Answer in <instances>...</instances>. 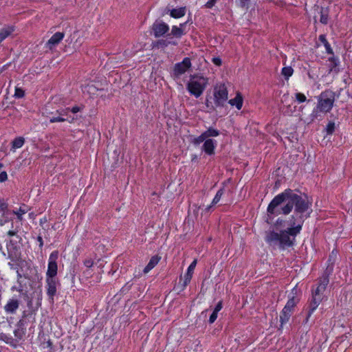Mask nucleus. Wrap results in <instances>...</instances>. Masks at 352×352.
Wrapping results in <instances>:
<instances>
[{
  "label": "nucleus",
  "mask_w": 352,
  "mask_h": 352,
  "mask_svg": "<svg viewBox=\"0 0 352 352\" xmlns=\"http://www.w3.org/2000/svg\"><path fill=\"white\" fill-rule=\"evenodd\" d=\"M212 62L218 66H220L221 65V60L219 57H215L212 58Z\"/></svg>",
  "instance_id": "3c124183"
},
{
  "label": "nucleus",
  "mask_w": 352,
  "mask_h": 352,
  "mask_svg": "<svg viewBox=\"0 0 352 352\" xmlns=\"http://www.w3.org/2000/svg\"><path fill=\"white\" fill-rule=\"evenodd\" d=\"M80 108L79 107L75 106V107H72L71 109H69V111H70L73 113H76L78 111H80Z\"/></svg>",
  "instance_id": "864d4df0"
},
{
  "label": "nucleus",
  "mask_w": 352,
  "mask_h": 352,
  "mask_svg": "<svg viewBox=\"0 0 352 352\" xmlns=\"http://www.w3.org/2000/svg\"><path fill=\"white\" fill-rule=\"evenodd\" d=\"M206 140V137L204 136V133H202L197 138H194L193 140L191 141V142L195 145L198 146L201 142H205Z\"/></svg>",
  "instance_id": "7c9ffc66"
},
{
  "label": "nucleus",
  "mask_w": 352,
  "mask_h": 352,
  "mask_svg": "<svg viewBox=\"0 0 352 352\" xmlns=\"http://www.w3.org/2000/svg\"><path fill=\"white\" fill-rule=\"evenodd\" d=\"M24 95H25V92L22 89L18 88V87L16 88L15 94H14V96L16 98H21L24 96Z\"/></svg>",
  "instance_id": "ea45409f"
},
{
  "label": "nucleus",
  "mask_w": 352,
  "mask_h": 352,
  "mask_svg": "<svg viewBox=\"0 0 352 352\" xmlns=\"http://www.w3.org/2000/svg\"><path fill=\"white\" fill-rule=\"evenodd\" d=\"M318 39L324 45V47L326 49L327 53L329 54H332L333 55V50H332L330 44L327 41V40L326 38V36L324 34H321V35L319 36Z\"/></svg>",
  "instance_id": "5701e85b"
},
{
  "label": "nucleus",
  "mask_w": 352,
  "mask_h": 352,
  "mask_svg": "<svg viewBox=\"0 0 352 352\" xmlns=\"http://www.w3.org/2000/svg\"><path fill=\"white\" fill-rule=\"evenodd\" d=\"M3 167V164L0 163V168Z\"/></svg>",
  "instance_id": "69168bd1"
},
{
  "label": "nucleus",
  "mask_w": 352,
  "mask_h": 352,
  "mask_svg": "<svg viewBox=\"0 0 352 352\" xmlns=\"http://www.w3.org/2000/svg\"><path fill=\"white\" fill-rule=\"evenodd\" d=\"M169 45L168 40L160 39L153 43V47L165 48Z\"/></svg>",
  "instance_id": "c756f323"
},
{
  "label": "nucleus",
  "mask_w": 352,
  "mask_h": 352,
  "mask_svg": "<svg viewBox=\"0 0 352 352\" xmlns=\"http://www.w3.org/2000/svg\"><path fill=\"white\" fill-rule=\"evenodd\" d=\"M58 251H53L49 257L47 270L46 272L47 278H56L58 265L57 259L58 258Z\"/></svg>",
  "instance_id": "39448f33"
},
{
  "label": "nucleus",
  "mask_w": 352,
  "mask_h": 352,
  "mask_svg": "<svg viewBox=\"0 0 352 352\" xmlns=\"http://www.w3.org/2000/svg\"><path fill=\"white\" fill-rule=\"evenodd\" d=\"M293 72L294 69L292 67H285L282 69L281 74L287 80L293 74Z\"/></svg>",
  "instance_id": "c85d7f7f"
},
{
  "label": "nucleus",
  "mask_w": 352,
  "mask_h": 352,
  "mask_svg": "<svg viewBox=\"0 0 352 352\" xmlns=\"http://www.w3.org/2000/svg\"><path fill=\"white\" fill-rule=\"evenodd\" d=\"M227 88L224 84L220 85L214 89V104L217 107H223L225 106L228 97Z\"/></svg>",
  "instance_id": "20e7f679"
},
{
  "label": "nucleus",
  "mask_w": 352,
  "mask_h": 352,
  "mask_svg": "<svg viewBox=\"0 0 352 352\" xmlns=\"http://www.w3.org/2000/svg\"><path fill=\"white\" fill-rule=\"evenodd\" d=\"M222 302L219 301L215 306L213 311L218 313L222 309Z\"/></svg>",
  "instance_id": "de8ad7c7"
},
{
  "label": "nucleus",
  "mask_w": 352,
  "mask_h": 352,
  "mask_svg": "<svg viewBox=\"0 0 352 352\" xmlns=\"http://www.w3.org/2000/svg\"><path fill=\"white\" fill-rule=\"evenodd\" d=\"M47 222V219L46 217H44L43 218L40 219V225L43 226L44 223Z\"/></svg>",
  "instance_id": "5fc2aeb1"
},
{
  "label": "nucleus",
  "mask_w": 352,
  "mask_h": 352,
  "mask_svg": "<svg viewBox=\"0 0 352 352\" xmlns=\"http://www.w3.org/2000/svg\"><path fill=\"white\" fill-rule=\"evenodd\" d=\"M208 84V79L199 75H191L187 84V89L190 94L199 98L204 92Z\"/></svg>",
  "instance_id": "f03ea898"
},
{
  "label": "nucleus",
  "mask_w": 352,
  "mask_h": 352,
  "mask_svg": "<svg viewBox=\"0 0 352 352\" xmlns=\"http://www.w3.org/2000/svg\"><path fill=\"white\" fill-rule=\"evenodd\" d=\"M14 333L16 338H17L18 339H21L25 334V331L24 329L17 328L16 329L14 330Z\"/></svg>",
  "instance_id": "c9c22d12"
},
{
  "label": "nucleus",
  "mask_w": 352,
  "mask_h": 352,
  "mask_svg": "<svg viewBox=\"0 0 352 352\" xmlns=\"http://www.w3.org/2000/svg\"><path fill=\"white\" fill-rule=\"evenodd\" d=\"M41 349L43 351V352H54L55 349L53 346L52 342L50 340H48L47 342H43L41 344Z\"/></svg>",
  "instance_id": "b1692460"
},
{
  "label": "nucleus",
  "mask_w": 352,
  "mask_h": 352,
  "mask_svg": "<svg viewBox=\"0 0 352 352\" xmlns=\"http://www.w3.org/2000/svg\"><path fill=\"white\" fill-rule=\"evenodd\" d=\"M283 221L282 219H278L276 222V225L281 224Z\"/></svg>",
  "instance_id": "bf43d9fd"
},
{
  "label": "nucleus",
  "mask_w": 352,
  "mask_h": 352,
  "mask_svg": "<svg viewBox=\"0 0 352 352\" xmlns=\"http://www.w3.org/2000/svg\"><path fill=\"white\" fill-rule=\"evenodd\" d=\"M19 301L16 299H10L5 305L4 309L7 313L14 314L19 308Z\"/></svg>",
  "instance_id": "2eb2a0df"
},
{
  "label": "nucleus",
  "mask_w": 352,
  "mask_h": 352,
  "mask_svg": "<svg viewBox=\"0 0 352 352\" xmlns=\"http://www.w3.org/2000/svg\"><path fill=\"white\" fill-rule=\"evenodd\" d=\"M203 133L207 140V139H209V138H210V137L218 136L220 133H219V131H218L217 129L210 127L209 129H208V130L203 132Z\"/></svg>",
  "instance_id": "393cba45"
},
{
  "label": "nucleus",
  "mask_w": 352,
  "mask_h": 352,
  "mask_svg": "<svg viewBox=\"0 0 352 352\" xmlns=\"http://www.w3.org/2000/svg\"><path fill=\"white\" fill-rule=\"evenodd\" d=\"M320 109L316 106V108H315L312 113L310 115L311 121H314L315 119H316L319 116Z\"/></svg>",
  "instance_id": "4c0bfd02"
},
{
  "label": "nucleus",
  "mask_w": 352,
  "mask_h": 352,
  "mask_svg": "<svg viewBox=\"0 0 352 352\" xmlns=\"http://www.w3.org/2000/svg\"><path fill=\"white\" fill-rule=\"evenodd\" d=\"M8 179V174L6 171L0 173V182H4Z\"/></svg>",
  "instance_id": "a18cd8bd"
},
{
  "label": "nucleus",
  "mask_w": 352,
  "mask_h": 352,
  "mask_svg": "<svg viewBox=\"0 0 352 352\" xmlns=\"http://www.w3.org/2000/svg\"><path fill=\"white\" fill-rule=\"evenodd\" d=\"M74 120V118H73L72 119V120H71V121H69V122H72Z\"/></svg>",
  "instance_id": "0e129e2a"
},
{
  "label": "nucleus",
  "mask_w": 352,
  "mask_h": 352,
  "mask_svg": "<svg viewBox=\"0 0 352 352\" xmlns=\"http://www.w3.org/2000/svg\"><path fill=\"white\" fill-rule=\"evenodd\" d=\"M152 31L155 38L164 36L169 30V26L161 20H156L152 25Z\"/></svg>",
  "instance_id": "0eeeda50"
},
{
  "label": "nucleus",
  "mask_w": 352,
  "mask_h": 352,
  "mask_svg": "<svg viewBox=\"0 0 352 352\" xmlns=\"http://www.w3.org/2000/svg\"><path fill=\"white\" fill-rule=\"evenodd\" d=\"M217 314H218V313L212 311V314L210 315V316L209 318V323L210 324L213 323L216 320V319L217 318Z\"/></svg>",
  "instance_id": "49530a36"
},
{
  "label": "nucleus",
  "mask_w": 352,
  "mask_h": 352,
  "mask_svg": "<svg viewBox=\"0 0 352 352\" xmlns=\"http://www.w3.org/2000/svg\"><path fill=\"white\" fill-rule=\"evenodd\" d=\"M333 263L328 265V266L327 267L326 270H324V272L321 277L329 278L330 274L333 272Z\"/></svg>",
  "instance_id": "2f4dec72"
},
{
  "label": "nucleus",
  "mask_w": 352,
  "mask_h": 352,
  "mask_svg": "<svg viewBox=\"0 0 352 352\" xmlns=\"http://www.w3.org/2000/svg\"><path fill=\"white\" fill-rule=\"evenodd\" d=\"M311 203L306 195L300 190L287 188L276 195L269 204L267 212L269 218L280 214L288 215L294 210L288 221L289 228L279 232L270 230L265 232V240L270 245L278 246L280 250L293 247L296 236L302 230L305 221L312 212Z\"/></svg>",
  "instance_id": "f257e3e1"
},
{
  "label": "nucleus",
  "mask_w": 352,
  "mask_h": 352,
  "mask_svg": "<svg viewBox=\"0 0 352 352\" xmlns=\"http://www.w3.org/2000/svg\"><path fill=\"white\" fill-rule=\"evenodd\" d=\"M239 6L241 8H248L249 3L250 2V0H239Z\"/></svg>",
  "instance_id": "37998d69"
},
{
  "label": "nucleus",
  "mask_w": 352,
  "mask_h": 352,
  "mask_svg": "<svg viewBox=\"0 0 352 352\" xmlns=\"http://www.w3.org/2000/svg\"><path fill=\"white\" fill-rule=\"evenodd\" d=\"M328 61L329 62V74L333 73L334 74H337L340 72V60L339 58L335 57L333 55L328 58Z\"/></svg>",
  "instance_id": "9b49d317"
},
{
  "label": "nucleus",
  "mask_w": 352,
  "mask_h": 352,
  "mask_svg": "<svg viewBox=\"0 0 352 352\" xmlns=\"http://www.w3.org/2000/svg\"><path fill=\"white\" fill-rule=\"evenodd\" d=\"M84 264L87 267L89 268L93 266L94 262L91 259H87L84 261Z\"/></svg>",
  "instance_id": "09e8293b"
},
{
  "label": "nucleus",
  "mask_w": 352,
  "mask_h": 352,
  "mask_svg": "<svg viewBox=\"0 0 352 352\" xmlns=\"http://www.w3.org/2000/svg\"><path fill=\"white\" fill-rule=\"evenodd\" d=\"M69 110V109H67L65 110H62L61 111H58V113H59L60 116H65V115H67V112Z\"/></svg>",
  "instance_id": "6e6d98bb"
},
{
  "label": "nucleus",
  "mask_w": 352,
  "mask_h": 352,
  "mask_svg": "<svg viewBox=\"0 0 352 352\" xmlns=\"http://www.w3.org/2000/svg\"><path fill=\"white\" fill-rule=\"evenodd\" d=\"M335 131V123L333 122H329L326 127L327 133L329 135L332 134Z\"/></svg>",
  "instance_id": "72a5a7b5"
},
{
  "label": "nucleus",
  "mask_w": 352,
  "mask_h": 352,
  "mask_svg": "<svg viewBox=\"0 0 352 352\" xmlns=\"http://www.w3.org/2000/svg\"><path fill=\"white\" fill-rule=\"evenodd\" d=\"M313 9L315 12L320 14V22L322 24L327 25L329 22V8L321 7L318 5H314V6L313 7Z\"/></svg>",
  "instance_id": "9d476101"
},
{
  "label": "nucleus",
  "mask_w": 352,
  "mask_h": 352,
  "mask_svg": "<svg viewBox=\"0 0 352 352\" xmlns=\"http://www.w3.org/2000/svg\"><path fill=\"white\" fill-rule=\"evenodd\" d=\"M13 28L8 27L0 30V43L7 38L12 32Z\"/></svg>",
  "instance_id": "a878e982"
},
{
  "label": "nucleus",
  "mask_w": 352,
  "mask_h": 352,
  "mask_svg": "<svg viewBox=\"0 0 352 352\" xmlns=\"http://www.w3.org/2000/svg\"><path fill=\"white\" fill-rule=\"evenodd\" d=\"M8 208V204L0 198V212L4 213Z\"/></svg>",
  "instance_id": "58836bf2"
},
{
  "label": "nucleus",
  "mask_w": 352,
  "mask_h": 352,
  "mask_svg": "<svg viewBox=\"0 0 352 352\" xmlns=\"http://www.w3.org/2000/svg\"><path fill=\"white\" fill-rule=\"evenodd\" d=\"M161 257L158 255H155L152 256L147 264V265L144 267L143 272L144 274L148 273L150 270H151L154 267L159 263Z\"/></svg>",
  "instance_id": "a211bd4d"
},
{
  "label": "nucleus",
  "mask_w": 352,
  "mask_h": 352,
  "mask_svg": "<svg viewBox=\"0 0 352 352\" xmlns=\"http://www.w3.org/2000/svg\"><path fill=\"white\" fill-rule=\"evenodd\" d=\"M322 299L321 294H317L316 292H313L312 293V299L309 303V311L307 313V316L305 320L307 322L309 320V318L311 316L312 313L316 310V309L318 307L320 302Z\"/></svg>",
  "instance_id": "1a4fd4ad"
},
{
  "label": "nucleus",
  "mask_w": 352,
  "mask_h": 352,
  "mask_svg": "<svg viewBox=\"0 0 352 352\" xmlns=\"http://www.w3.org/2000/svg\"><path fill=\"white\" fill-rule=\"evenodd\" d=\"M223 192H224V188H220L217 191L216 195L214 196V199H213V200L212 201L211 205H210V206H207L206 208V209H205L206 212H209L210 210L211 209V208L212 207V206L215 205L216 204H217L220 201L221 197L223 195Z\"/></svg>",
  "instance_id": "4be33fe9"
},
{
  "label": "nucleus",
  "mask_w": 352,
  "mask_h": 352,
  "mask_svg": "<svg viewBox=\"0 0 352 352\" xmlns=\"http://www.w3.org/2000/svg\"><path fill=\"white\" fill-rule=\"evenodd\" d=\"M292 312V310L284 307L280 315V322L281 327L289 321Z\"/></svg>",
  "instance_id": "f3484780"
},
{
  "label": "nucleus",
  "mask_w": 352,
  "mask_h": 352,
  "mask_svg": "<svg viewBox=\"0 0 352 352\" xmlns=\"http://www.w3.org/2000/svg\"><path fill=\"white\" fill-rule=\"evenodd\" d=\"M168 43H169V45H177V43L174 41H168Z\"/></svg>",
  "instance_id": "13d9d810"
},
{
  "label": "nucleus",
  "mask_w": 352,
  "mask_h": 352,
  "mask_svg": "<svg viewBox=\"0 0 352 352\" xmlns=\"http://www.w3.org/2000/svg\"><path fill=\"white\" fill-rule=\"evenodd\" d=\"M25 325V321L23 319H21L16 324L18 329H24L23 327Z\"/></svg>",
  "instance_id": "8fccbe9b"
},
{
  "label": "nucleus",
  "mask_w": 352,
  "mask_h": 352,
  "mask_svg": "<svg viewBox=\"0 0 352 352\" xmlns=\"http://www.w3.org/2000/svg\"><path fill=\"white\" fill-rule=\"evenodd\" d=\"M27 212V210L22 207H20L19 211H13V213L17 216V219L20 221L23 219L22 214H25Z\"/></svg>",
  "instance_id": "f704fd0d"
},
{
  "label": "nucleus",
  "mask_w": 352,
  "mask_h": 352,
  "mask_svg": "<svg viewBox=\"0 0 352 352\" xmlns=\"http://www.w3.org/2000/svg\"><path fill=\"white\" fill-rule=\"evenodd\" d=\"M2 72V69L0 70V74Z\"/></svg>",
  "instance_id": "774afa93"
},
{
  "label": "nucleus",
  "mask_w": 352,
  "mask_h": 352,
  "mask_svg": "<svg viewBox=\"0 0 352 352\" xmlns=\"http://www.w3.org/2000/svg\"><path fill=\"white\" fill-rule=\"evenodd\" d=\"M335 101V93L331 90H326L322 92L319 96L317 104L320 112H329Z\"/></svg>",
  "instance_id": "7ed1b4c3"
},
{
  "label": "nucleus",
  "mask_w": 352,
  "mask_h": 352,
  "mask_svg": "<svg viewBox=\"0 0 352 352\" xmlns=\"http://www.w3.org/2000/svg\"><path fill=\"white\" fill-rule=\"evenodd\" d=\"M243 97L240 93H237L236 97L228 101V103L232 106H235L238 110H240L243 106Z\"/></svg>",
  "instance_id": "6ab92c4d"
},
{
  "label": "nucleus",
  "mask_w": 352,
  "mask_h": 352,
  "mask_svg": "<svg viewBox=\"0 0 352 352\" xmlns=\"http://www.w3.org/2000/svg\"><path fill=\"white\" fill-rule=\"evenodd\" d=\"M314 23H316V22H317V20H316V16H314Z\"/></svg>",
  "instance_id": "680f3d73"
},
{
  "label": "nucleus",
  "mask_w": 352,
  "mask_h": 352,
  "mask_svg": "<svg viewBox=\"0 0 352 352\" xmlns=\"http://www.w3.org/2000/svg\"><path fill=\"white\" fill-rule=\"evenodd\" d=\"M217 0H209L205 5L204 7L206 8H212L216 3Z\"/></svg>",
  "instance_id": "c03bdc74"
},
{
  "label": "nucleus",
  "mask_w": 352,
  "mask_h": 352,
  "mask_svg": "<svg viewBox=\"0 0 352 352\" xmlns=\"http://www.w3.org/2000/svg\"><path fill=\"white\" fill-rule=\"evenodd\" d=\"M216 145V140L212 139H207L202 146V151H204L207 155H212L214 154V148Z\"/></svg>",
  "instance_id": "f8f14e48"
},
{
  "label": "nucleus",
  "mask_w": 352,
  "mask_h": 352,
  "mask_svg": "<svg viewBox=\"0 0 352 352\" xmlns=\"http://www.w3.org/2000/svg\"><path fill=\"white\" fill-rule=\"evenodd\" d=\"M206 105L207 108H208L209 111H214L217 107L215 106V104L213 105L212 103L211 102H210L208 99H206Z\"/></svg>",
  "instance_id": "79ce46f5"
},
{
  "label": "nucleus",
  "mask_w": 352,
  "mask_h": 352,
  "mask_svg": "<svg viewBox=\"0 0 352 352\" xmlns=\"http://www.w3.org/2000/svg\"><path fill=\"white\" fill-rule=\"evenodd\" d=\"M196 264H197V261L195 260L191 263V264L188 267L187 272L186 273V274L184 276V280L183 283L184 287H186L190 283V281L192 278V276L193 274V271L195 268Z\"/></svg>",
  "instance_id": "4468645a"
},
{
  "label": "nucleus",
  "mask_w": 352,
  "mask_h": 352,
  "mask_svg": "<svg viewBox=\"0 0 352 352\" xmlns=\"http://www.w3.org/2000/svg\"><path fill=\"white\" fill-rule=\"evenodd\" d=\"M191 67L190 59L188 57H186L180 63H177L175 65L173 72V76L175 78H179L184 74L190 67Z\"/></svg>",
  "instance_id": "423d86ee"
},
{
  "label": "nucleus",
  "mask_w": 352,
  "mask_h": 352,
  "mask_svg": "<svg viewBox=\"0 0 352 352\" xmlns=\"http://www.w3.org/2000/svg\"><path fill=\"white\" fill-rule=\"evenodd\" d=\"M329 283V278L320 277L319 278V285L314 292H316L317 294H322L325 291Z\"/></svg>",
  "instance_id": "aec40b11"
},
{
  "label": "nucleus",
  "mask_w": 352,
  "mask_h": 352,
  "mask_svg": "<svg viewBox=\"0 0 352 352\" xmlns=\"http://www.w3.org/2000/svg\"><path fill=\"white\" fill-rule=\"evenodd\" d=\"M333 263L328 265V266L327 267L326 270H324V272L321 277L329 278L330 274L333 272Z\"/></svg>",
  "instance_id": "473e14b6"
},
{
  "label": "nucleus",
  "mask_w": 352,
  "mask_h": 352,
  "mask_svg": "<svg viewBox=\"0 0 352 352\" xmlns=\"http://www.w3.org/2000/svg\"><path fill=\"white\" fill-rule=\"evenodd\" d=\"M14 240H10L9 244H8L7 245L8 247L9 245H14Z\"/></svg>",
  "instance_id": "052dcab7"
},
{
  "label": "nucleus",
  "mask_w": 352,
  "mask_h": 352,
  "mask_svg": "<svg viewBox=\"0 0 352 352\" xmlns=\"http://www.w3.org/2000/svg\"><path fill=\"white\" fill-rule=\"evenodd\" d=\"M25 142V139L22 137L16 138L12 142V149L15 150L16 148H21Z\"/></svg>",
  "instance_id": "bb28decb"
},
{
  "label": "nucleus",
  "mask_w": 352,
  "mask_h": 352,
  "mask_svg": "<svg viewBox=\"0 0 352 352\" xmlns=\"http://www.w3.org/2000/svg\"><path fill=\"white\" fill-rule=\"evenodd\" d=\"M67 120V119L63 118L62 116H58V117H52L50 118V122L51 123L56 122H65Z\"/></svg>",
  "instance_id": "a19ab883"
},
{
  "label": "nucleus",
  "mask_w": 352,
  "mask_h": 352,
  "mask_svg": "<svg viewBox=\"0 0 352 352\" xmlns=\"http://www.w3.org/2000/svg\"><path fill=\"white\" fill-rule=\"evenodd\" d=\"M74 276H75V275L73 274H72V280L74 279Z\"/></svg>",
  "instance_id": "e2e57ef3"
},
{
  "label": "nucleus",
  "mask_w": 352,
  "mask_h": 352,
  "mask_svg": "<svg viewBox=\"0 0 352 352\" xmlns=\"http://www.w3.org/2000/svg\"><path fill=\"white\" fill-rule=\"evenodd\" d=\"M64 37V33H55L47 41V45L51 49L53 46L58 45Z\"/></svg>",
  "instance_id": "ddd939ff"
},
{
  "label": "nucleus",
  "mask_w": 352,
  "mask_h": 352,
  "mask_svg": "<svg viewBox=\"0 0 352 352\" xmlns=\"http://www.w3.org/2000/svg\"><path fill=\"white\" fill-rule=\"evenodd\" d=\"M16 234V232L13 231V230H10L8 232V235L10 236H15Z\"/></svg>",
  "instance_id": "4d7b16f0"
},
{
  "label": "nucleus",
  "mask_w": 352,
  "mask_h": 352,
  "mask_svg": "<svg viewBox=\"0 0 352 352\" xmlns=\"http://www.w3.org/2000/svg\"><path fill=\"white\" fill-rule=\"evenodd\" d=\"M37 241H38L39 243V248L40 249H42L43 246V238L41 236L38 235L36 238Z\"/></svg>",
  "instance_id": "603ef678"
},
{
  "label": "nucleus",
  "mask_w": 352,
  "mask_h": 352,
  "mask_svg": "<svg viewBox=\"0 0 352 352\" xmlns=\"http://www.w3.org/2000/svg\"><path fill=\"white\" fill-rule=\"evenodd\" d=\"M186 14V8L182 7L179 8H175L170 10V15L171 17L178 19L184 16Z\"/></svg>",
  "instance_id": "412c9836"
},
{
  "label": "nucleus",
  "mask_w": 352,
  "mask_h": 352,
  "mask_svg": "<svg viewBox=\"0 0 352 352\" xmlns=\"http://www.w3.org/2000/svg\"><path fill=\"white\" fill-rule=\"evenodd\" d=\"M186 23H181L179 25V27H177L176 25H174L172 27L171 32L170 34H168L166 36H174L176 38H181L182 36L184 34V30L183 27L185 25Z\"/></svg>",
  "instance_id": "dca6fc26"
},
{
  "label": "nucleus",
  "mask_w": 352,
  "mask_h": 352,
  "mask_svg": "<svg viewBox=\"0 0 352 352\" xmlns=\"http://www.w3.org/2000/svg\"><path fill=\"white\" fill-rule=\"evenodd\" d=\"M47 294L49 297L50 301L54 302V297L56 294V286L58 284L57 278H47Z\"/></svg>",
  "instance_id": "6e6552de"
},
{
  "label": "nucleus",
  "mask_w": 352,
  "mask_h": 352,
  "mask_svg": "<svg viewBox=\"0 0 352 352\" xmlns=\"http://www.w3.org/2000/svg\"><path fill=\"white\" fill-rule=\"evenodd\" d=\"M331 260V256H329V261H330Z\"/></svg>",
  "instance_id": "338daca9"
},
{
  "label": "nucleus",
  "mask_w": 352,
  "mask_h": 352,
  "mask_svg": "<svg viewBox=\"0 0 352 352\" xmlns=\"http://www.w3.org/2000/svg\"><path fill=\"white\" fill-rule=\"evenodd\" d=\"M295 96H296V100L299 103L304 102L307 100L306 96L302 93H296Z\"/></svg>",
  "instance_id": "e433bc0d"
},
{
  "label": "nucleus",
  "mask_w": 352,
  "mask_h": 352,
  "mask_svg": "<svg viewBox=\"0 0 352 352\" xmlns=\"http://www.w3.org/2000/svg\"><path fill=\"white\" fill-rule=\"evenodd\" d=\"M298 302V299L295 296H292L288 300L285 307L293 311Z\"/></svg>",
  "instance_id": "cd10ccee"
}]
</instances>
